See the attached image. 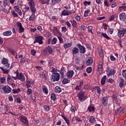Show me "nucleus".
Segmentation results:
<instances>
[{
    "mask_svg": "<svg viewBox=\"0 0 126 126\" xmlns=\"http://www.w3.org/2000/svg\"><path fill=\"white\" fill-rule=\"evenodd\" d=\"M63 119L65 121V123L67 124V125H68V126H69V124H70V123L69 122V120H68V119H67L66 118V117H65V116L63 115L62 116Z\"/></svg>",
    "mask_w": 126,
    "mask_h": 126,
    "instance_id": "bb28decb",
    "label": "nucleus"
},
{
    "mask_svg": "<svg viewBox=\"0 0 126 126\" xmlns=\"http://www.w3.org/2000/svg\"><path fill=\"white\" fill-rule=\"evenodd\" d=\"M29 4L30 5V9L32 11V13L36 12V8L35 7V2L33 0H31L29 2Z\"/></svg>",
    "mask_w": 126,
    "mask_h": 126,
    "instance_id": "7ed1b4c3",
    "label": "nucleus"
},
{
    "mask_svg": "<svg viewBox=\"0 0 126 126\" xmlns=\"http://www.w3.org/2000/svg\"><path fill=\"white\" fill-rule=\"evenodd\" d=\"M61 0H52L51 2L52 3V4L55 5L56 4V3H59L61 2Z\"/></svg>",
    "mask_w": 126,
    "mask_h": 126,
    "instance_id": "de8ad7c7",
    "label": "nucleus"
},
{
    "mask_svg": "<svg viewBox=\"0 0 126 126\" xmlns=\"http://www.w3.org/2000/svg\"><path fill=\"white\" fill-rule=\"evenodd\" d=\"M62 15H63V16L69 15V11L63 10V11L62 12Z\"/></svg>",
    "mask_w": 126,
    "mask_h": 126,
    "instance_id": "393cba45",
    "label": "nucleus"
},
{
    "mask_svg": "<svg viewBox=\"0 0 126 126\" xmlns=\"http://www.w3.org/2000/svg\"><path fill=\"white\" fill-rule=\"evenodd\" d=\"M51 80V81H52V82H55V81H59V80H60V73H53L52 74Z\"/></svg>",
    "mask_w": 126,
    "mask_h": 126,
    "instance_id": "f03ea898",
    "label": "nucleus"
},
{
    "mask_svg": "<svg viewBox=\"0 0 126 126\" xmlns=\"http://www.w3.org/2000/svg\"><path fill=\"white\" fill-rule=\"evenodd\" d=\"M125 34H126V29H122V30L118 31V36L119 38H123Z\"/></svg>",
    "mask_w": 126,
    "mask_h": 126,
    "instance_id": "0eeeda50",
    "label": "nucleus"
},
{
    "mask_svg": "<svg viewBox=\"0 0 126 126\" xmlns=\"http://www.w3.org/2000/svg\"><path fill=\"white\" fill-rule=\"evenodd\" d=\"M19 119H20L21 122L26 125V126H28V120H27V118L25 117V116L23 115H20L19 117Z\"/></svg>",
    "mask_w": 126,
    "mask_h": 126,
    "instance_id": "6e6552de",
    "label": "nucleus"
},
{
    "mask_svg": "<svg viewBox=\"0 0 126 126\" xmlns=\"http://www.w3.org/2000/svg\"><path fill=\"white\" fill-rule=\"evenodd\" d=\"M46 37L47 38H52V33L50 32H46Z\"/></svg>",
    "mask_w": 126,
    "mask_h": 126,
    "instance_id": "5fc2aeb1",
    "label": "nucleus"
},
{
    "mask_svg": "<svg viewBox=\"0 0 126 126\" xmlns=\"http://www.w3.org/2000/svg\"><path fill=\"white\" fill-rule=\"evenodd\" d=\"M51 99L53 101H56V100H57V96H56V94H51Z\"/></svg>",
    "mask_w": 126,
    "mask_h": 126,
    "instance_id": "4c0bfd02",
    "label": "nucleus"
},
{
    "mask_svg": "<svg viewBox=\"0 0 126 126\" xmlns=\"http://www.w3.org/2000/svg\"><path fill=\"white\" fill-rule=\"evenodd\" d=\"M116 16H117L116 15H112V16H111L109 20V21H113V20H114V19L116 18Z\"/></svg>",
    "mask_w": 126,
    "mask_h": 126,
    "instance_id": "49530a36",
    "label": "nucleus"
},
{
    "mask_svg": "<svg viewBox=\"0 0 126 126\" xmlns=\"http://www.w3.org/2000/svg\"><path fill=\"white\" fill-rule=\"evenodd\" d=\"M40 76L41 77V78H43L44 79V80H46L47 79L46 78V73L44 72H40Z\"/></svg>",
    "mask_w": 126,
    "mask_h": 126,
    "instance_id": "7c9ffc66",
    "label": "nucleus"
},
{
    "mask_svg": "<svg viewBox=\"0 0 126 126\" xmlns=\"http://www.w3.org/2000/svg\"><path fill=\"white\" fill-rule=\"evenodd\" d=\"M12 32L10 31H6L3 33V36H10Z\"/></svg>",
    "mask_w": 126,
    "mask_h": 126,
    "instance_id": "c85d7f7f",
    "label": "nucleus"
},
{
    "mask_svg": "<svg viewBox=\"0 0 126 126\" xmlns=\"http://www.w3.org/2000/svg\"><path fill=\"white\" fill-rule=\"evenodd\" d=\"M76 110V107L74 106H72L71 108V111L73 112V113H74L75 111Z\"/></svg>",
    "mask_w": 126,
    "mask_h": 126,
    "instance_id": "052dcab7",
    "label": "nucleus"
},
{
    "mask_svg": "<svg viewBox=\"0 0 126 126\" xmlns=\"http://www.w3.org/2000/svg\"><path fill=\"white\" fill-rule=\"evenodd\" d=\"M21 91V90H20V88L12 90V92L13 93H14V94H15L16 93H19V92H20Z\"/></svg>",
    "mask_w": 126,
    "mask_h": 126,
    "instance_id": "ea45409f",
    "label": "nucleus"
},
{
    "mask_svg": "<svg viewBox=\"0 0 126 126\" xmlns=\"http://www.w3.org/2000/svg\"><path fill=\"white\" fill-rule=\"evenodd\" d=\"M55 93H61L62 92V89L59 86H57L54 89Z\"/></svg>",
    "mask_w": 126,
    "mask_h": 126,
    "instance_id": "b1692460",
    "label": "nucleus"
},
{
    "mask_svg": "<svg viewBox=\"0 0 126 126\" xmlns=\"http://www.w3.org/2000/svg\"><path fill=\"white\" fill-rule=\"evenodd\" d=\"M31 54L34 57V56L36 55V51L35 50L32 49L31 51Z\"/></svg>",
    "mask_w": 126,
    "mask_h": 126,
    "instance_id": "69168bd1",
    "label": "nucleus"
},
{
    "mask_svg": "<svg viewBox=\"0 0 126 126\" xmlns=\"http://www.w3.org/2000/svg\"><path fill=\"white\" fill-rule=\"evenodd\" d=\"M98 54L100 58H103V57H104V55L103 54V50H102V49L98 50Z\"/></svg>",
    "mask_w": 126,
    "mask_h": 126,
    "instance_id": "a18cd8bd",
    "label": "nucleus"
},
{
    "mask_svg": "<svg viewBox=\"0 0 126 126\" xmlns=\"http://www.w3.org/2000/svg\"><path fill=\"white\" fill-rule=\"evenodd\" d=\"M118 10L119 11H122V10H123L124 11H126V6H122L119 7Z\"/></svg>",
    "mask_w": 126,
    "mask_h": 126,
    "instance_id": "58836bf2",
    "label": "nucleus"
},
{
    "mask_svg": "<svg viewBox=\"0 0 126 126\" xmlns=\"http://www.w3.org/2000/svg\"><path fill=\"white\" fill-rule=\"evenodd\" d=\"M0 80L1 83H4V81H5V78H4V77H2L0 78Z\"/></svg>",
    "mask_w": 126,
    "mask_h": 126,
    "instance_id": "e2e57ef3",
    "label": "nucleus"
},
{
    "mask_svg": "<svg viewBox=\"0 0 126 126\" xmlns=\"http://www.w3.org/2000/svg\"><path fill=\"white\" fill-rule=\"evenodd\" d=\"M115 73H116V70H115V69H110L109 71L107 72V74L108 76L114 75Z\"/></svg>",
    "mask_w": 126,
    "mask_h": 126,
    "instance_id": "6ab92c4d",
    "label": "nucleus"
},
{
    "mask_svg": "<svg viewBox=\"0 0 126 126\" xmlns=\"http://www.w3.org/2000/svg\"><path fill=\"white\" fill-rule=\"evenodd\" d=\"M2 64H3L5 67L7 68H9V66H10V64L8 63V60L7 59L3 58L2 60L1 61Z\"/></svg>",
    "mask_w": 126,
    "mask_h": 126,
    "instance_id": "423d86ee",
    "label": "nucleus"
},
{
    "mask_svg": "<svg viewBox=\"0 0 126 126\" xmlns=\"http://www.w3.org/2000/svg\"><path fill=\"white\" fill-rule=\"evenodd\" d=\"M101 35H102L104 38H105V39H107V40H110V37H109V36H108L107 33H101Z\"/></svg>",
    "mask_w": 126,
    "mask_h": 126,
    "instance_id": "79ce46f5",
    "label": "nucleus"
},
{
    "mask_svg": "<svg viewBox=\"0 0 126 126\" xmlns=\"http://www.w3.org/2000/svg\"><path fill=\"white\" fill-rule=\"evenodd\" d=\"M77 47H78L79 52L81 54H85V53H86V48L84 46L82 45L80 43H78Z\"/></svg>",
    "mask_w": 126,
    "mask_h": 126,
    "instance_id": "39448f33",
    "label": "nucleus"
},
{
    "mask_svg": "<svg viewBox=\"0 0 126 126\" xmlns=\"http://www.w3.org/2000/svg\"><path fill=\"white\" fill-rule=\"evenodd\" d=\"M122 75L126 79V70H123Z\"/></svg>",
    "mask_w": 126,
    "mask_h": 126,
    "instance_id": "13d9d810",
    "label": "nucleus"
},
{
    "mask_svg": "<svg viewBox=\"0 0 126 126\" xmlns=\"http://www.w3.org/2000/svg\"><path fill=\"white\" fill-rule=\"evenodd\" d=\"M83 86V81L80 82L79 86H76L75 89L76 90H80V89Z\"/></svg>",
    "mask_w": 126,
    "mask_h": 126,
    "instance_id": "a878e982",
    "label": "nucleus"
},
{
    "mask_svg": "<svg viewBox=\"0 0 126 126\" xmlns=\"http://www.w3.org/2000/svg\"><path fill=\"white\" fill-rule=\"evenodd\" d=\"M90 13V10L89 9H87L85 10L84 12V17H87L88 16V14Z\"/></svg>",
    "mask_w": 126,
    "mask_h": 126,
    "instance_id": "a19ab883",
    "label": "nucleus"
},
{
    "mask_svg": "<svg viewBox=\"0 0 126 126\" xmlns=\"http://www.w3.org/2000/svg\"><path fill=\"white\" fill-rule=\"evenodd\" d=\"M102 26H103L105 31H106V30H107V29L108 28V25H107L106 24H103Z\"/></svg>",
    "mask_w": 126,
    "mask_h": 126,
    "instance_id": "338daca9",
    "label": "nucleus"
},
{
    "mask_svg": "<svg viewBox=\"0 0 126 126\" xmlns=\"http://www.w3.org/2000/svg\"><path fill=\"white\" fill-rule=\"evenodd\" d=\"M31 82L30 81H28L26 83V86H27V88H30L31 87Z\"/></svg>",
    "mask_w": 126,
    "mask_h": 126,
    "instance_id": "8fccbe9b",
    "label": "nucleus"
},
{
    "mask_svg": "<svg viewBox=\"0 0 126 126\" xmlns=\"http://www.w3.org/2000/svg\"><path fill=\"white\" fill-rule=\"evenodd\" d=\"M16 101H17V103H18V104H20V103H21V99L20 98V97H17Z\"/></svg>",
    "mask_w": 126,
    "mask_h": 126,
    "instance_id": "680f3d73",
    "label": "nucleus"
},
{
    "mask_svg": "<svg viewBox=\"0 0 126 126\" xmlns=\"http://www.w3.org/2000/svg\"><path fill=\"white\" fill-rule=\"evenodd\" d=\"M103 64L100 63L98 65L97 72L99 74H102L103 72Z\"/></svg>",
    "mask_w": 126,
    "mask_h": 126,
    "instance_id": "9b49d317",
    "label": "nucleus"
},
{
    "mask_svg": "<svg viewBox=\"0 0 126 126\" xmlns=\"http://www.w3.org/2000/svg\"><path fill=\"white\" fill-rule=\"evenodd\" d=\"M74 74V72L73 70L68 71L67 73V77L70 79V78H72Z\"/></svg>",
    "mask_w": 126,
    "mask_h": 126,
    "instance_id": "4468645a",
    "label": "nucleus"
},
{
    "mask_svg": "<svg viewBox=\"0 0 126 126\" xmlns=\"http://www.w3.org/2000/svg\"><path fill=\"white\" fill-rule=\"evenodd\" d=\"M119 18L121 21L125 22L126 21V13H122L119 14Z\"/></svg>",
    "mask_w": 126,
    "mask_h": 126,
    "instance_id": "ddd939ff",
    "label": "nucleus"
},
{
    "mask_svg": "<svg viewBox=\"0 0 126 126\" xmlns=\"http://www.w3.org/2000/svg\"><path fill=\"white\" fill-rule=\"evenodd\" d=\"M7 82H12V81H13L12 77H11V76L9 74L7 75Z\"/></svg>",
    "mask_w": 126,
    "mask_h": 126,
    "instance_id": "f704fd0d",
    "label": "nucleus"
},
{
    "mask_svg": "<svg viewBox=\"0 0 126 126\" xmlns=\"http://www.w3.org/2000/svg\"><path fill=\"white\" fill-rule=\"evenodd\" d=\"M43 39L44 37L41 36L35 37V41H37V43H39V45L43 44Z\"/></svg>",
    "mask_w": 126,
    "mask_h": 126,
    "instance_id": "f8f14e48",
    "label": "nucleus"
},
{
    "mask_svg": "<svg viewBox=\"0 0 126 126\" xmlns=\"http://www.w3.org/2000/svg\"><path fill=\"white\" fill-rule=\"evenodd\" d=\"M102 102L103 106H107L108 105V98L106 96L102 98Z\"/></svg>",
    "mask_w": 126,
    "mask_h": 126,
    "instance_id": "f3484780",
    "label": "nucleus"
},
{
    "mask_svg": "<svg viewBox=\"0 0 126 126\" xmlns=\"http://www.w3.org/2000/svg\"><path fill=\"white\" fill-rule=\"evenodd\" d=\"M92 28L93 27L91 26H90L88 27V32H89V33H93L92 32Z\"/></svg>",
    "mask_w": 126,
    "mask_h": 126,
    "instance_id": "6e6d98bb",
    "label": "nucleus"
},
{
    "mask_svg": "<svg viewBox=\"0 0 126 126\" xmlns=\"http://www.w3.org/2000/svg\"><path fill=\"white\" fill-rule=\"evenodd\" d=\"M14 8L15 9V11L18 13L19 15H22V12H21V10L19 9V6L18 5L15 6Z\"/></svg>",
    "mask_w": 126,
    "mask_h": 126,
    "instance_id": "aec40b11",
    "label": "nucleus"
},
{
    "mask_svg": "<svg viewBox=\"0 0 126 126\" xmlns=\"http://www.w3.org/2000/svg\"><path fill=\"white\" fill-rule=\"evenodd\" d=\"M69 81H70L69 80L66 79V78H64L63 79L62 83L63 84H66L67 83H69Z\"/></svg>",
    "mask_w": 126,
    "mask_h": 126,
    "instance_id": "37998d69",
    "label": "nucleus"
},
{
    "mask_svg": "<svg viewBox=\"0 0 126 126\" xmlns=\"http://www.w3.org/2000/svg\"><path fill=\"white\" fill-rule=\"evenodd\" d=\"M2 90L4 91V93L8 94L11 92V88L8 86H5L2 88Z\"/></svg>",
    "mask_w": 126,
    "mask_h": 126,
    "instance_id": "9d476101",
    "label": "nucleus"
},
{
    "mask_svg": "<svg viewBox=\"0 0 126 126\" xmlns=\"http://www.w3.org/2000/svg\"><path fill=\"white\" fill-rule=\"evenodd\" d=\"M91 3V1H85L84 2V5H90Z\"/></svg>",
    "mask_w": 126,
    "mask_h": 126,
    "instance_id": "0e129e2a",
    "label": "nucleus"
},
{
    "mask_svg": "<svg viewBox=\"0 0 126 126\" xmlns=\"http://www.w3.org/2000/svg\"><path fill=\"white\" fill-rule=\"evenodd\" d=\"M14 73L16 74V76H12V77L15 79V80L18 79V80H21L22 82H24V81H25V76L23 75V73H22V72L19 73L17 71L14 72Z\"/></svg>",
    "mask_w": 126,
    "mask_h": 126,
    "instance_id": "f257e3e1",
    "label": "nucleus"
},
{
    "mask_svg": "<svg viewBox=\"0 0 126 126\" xmlns=\"http://www.w3.org/2000/svg\"><path fill=\"white\" fill-rule=\"evenodd\" d=\"M125 112H126V109H123V110L120 111L119 114V116H122V115H123V114L125 113Z\"/></svg>",
    "mask_w": 126,
    "mask_h": 126,
    "instance_id": "864d4df0",
    "label": "nucleus"
},
{
    "mask_svg": "<svg viewBox=\"0 0 126 126\" xmlns=\"http://www.w3.org/2000/svg\"><path fill=\"white\" fill-rule=\"evenodd\" d=\"M70 22L71 23L73 27H74V28H77V23H76L75 20L70 21Z\"/></svg>",
    "mask_w": 126,
    "mask_h": 126,
    "instance_id": "c756f323",
    "label": "nucleus"
},
{
    "mask_svg": "<svg viewBox=\"0 0 126 126\" xmlns=\"http://www.w3.org/2000/svg\"><path fill=\"white\" fill-rule=\"evenodd\" d=\"M84 94L85 93L83 92L79 93L78 94V97L79 98V100H80L81 102H84V101H85V100L87 99V97L85 96Z\"/></svg>",
    "mask_w": 126,
    "mask_h": 126,
    "instance_id": "20e7f679",
    "label": "nucleus"
},
{
    "mask_svg": "<svg viewBox=\"0 0 126 126\" xmlns=\"http://www.w3.org/2000/svg\"><path fill=\"white\" fill-rule=\"evenodd\" d=\"M86 71L88 73H91V72H92V68L91 67H88L86 69Z\"/></svg>",
    "mask_w": 126,
    "mask_h": 126,
    "instance_id": "3c124183",
    "label": "nucleus"
},
{
    "mask_svg": "<svg viewBox=\"0 0 126 126\" xmlns=\"http://www.w3.org/2000/svg\"><path fill=\"white\" fill-rule=\"evenodd\" d=\"M72 44L71 43H65L63 45L64 49H68L70 47H71Z\"/></svg>",
    "mask_w": 126,
    "mask_h": 126,
    "instance_id": "72a5a7b5",
    "label": "nucleus"
},
{
    "mask_svg": "<svg viewBox=\"0 0 126 126\" xmlns=\"http://www.w3.org/2000/svg\"><path fill=\"white\" fill-rule=\"evenodd\" d=\"M27 94L28 95H30V94H32V90L31 89H28Z\"/></svg>",
    "mask_w": 126,
    "mask_h": 126,
    "instance_id": "bf43d9fd",
    "label": "nucleus"
},
{
    "mask_svg": "<svg viewBox=\"0 0 126 126\" xmlns=\"http://www.w3.org/2000/svg\"><path fill=\"white\" fill-rule=\"evenodd\" d=\"M43 108L44 109V111H46V112H49V111L51 110V107L48 105L43 106Z\"/></svg>",
    "mask_w": 126,
    "mask_h": 126,
    "instance_id": "2f4dec72",
    "label": "nucleus"
},
{
    "mask_svg": "<svg viewBox=\"0 0 126 126\" xmlns=\"http://www.w3.org/2000/svg\"><path fill=\"white\" fill-rule=\"evenodd\" d=\"M88 109L89 112H93L94 111H95V107L94 106H89Z\"/></svg>",
    "mask_w": 126,
    "mask_h": 126,
    "instance_id": "c03bdc74",
    "label": "nucleus"
},
{
    "mask_svg": "<svg viewBox=\"0 0 126 126\" xmlns=\"http://www.w3.org/2000/svg\"><path fill=\"white\" fill-rule=\"evenodd\" d=\"M0 69L2 70L3 73L4 74H6L8 75V73H9V70L8 69H5L2 67H0Z\"/></svg>",
    "mask_w": 126,
    "mask_h": 126,
    "instance_id": "cd10ccee",
    "label": "nucleus"
},
{
    "mask_svg": "<svg viewBox=\"0 0 126 126\" xmlns=\"http://www.w3.org/2000/svg\"><path fill=\"white\" fill-rule=\"evenodd\" d=\"M106 80H107V76L104 75L103 77L101 78V85L102 86L106 83Z\"/></svg>",
    "mask_w": 126,
    "mask_h": 126,
    "instance_id": "4be33fe9",
    "label": "nucleus"
},
{
    "mask_svg": "<svg viewBox=\"0 0 126 126\" xmlns=\"http://www.w3.org/2000/svg\"><path fill=\"white\" fill-rule=\"evenodd\" d=\"M93 63V58L90 57L87 61V65H91Z\"/></svg>",
    "mask_w": 126,
    "mask_h": 126,
    "instance_id": "5701e85b",
    "label": "nucleus"
},
{
    "mask_svg": "<svg viewBox=\"0 0 126 126\" xmlns=\"http://www.w3.org/2000/svg\"><path fill=\"white\" fill-rule=\"evenodd\" d=\"M104 4L105 6H110V5H109V1H108V0H105L104 1Z\"/></svg>",
    "mask_w": 126,
    "mask_h": 126,
    "instance_id": "4d7b16f0",
    "label": "nucleus"
},
{
    "mask_svg": "<svg viewBox=\"0 0 126 126\" xmlns=\"http://www.w3.org/2000/svg\"><path fill=\"white\" fill-rule=\"evenodd\" d=\"M89 122H90L92 125L94 124L95 122H96L95 117L94 116H90L89 118Z\"/></svg>",
    "mask_w": 126,
    "mask_h": 126,
    "instance_id": "dca6fc26",
    "label": "nucleus"
},
{
    "mask_svg": "<svg viewBox=\"0 0 126 126\" xmlns=\"http://www.w3.org/2000/svg\"><path fill=\"white\" fill-rule=\"evenodd\" d=\"M43 52H44L45 54L49 53V55H51L53 54V48L52 47L48 46L47 47V48L43 49Z\"/></svg>",
    "mask_w": 126,
    "mask_h": 126,
    "instance_id": "1a4fd4ad",
    "label": "nucleus"
},
{
    "mask_svg": "<svg viewBox=\"0 0 126 126\" xmlns=\"http://www.w3.org/2000/svg\"><path fill=\"white\" fill-rule=\"evenodd\" d=\"M32 14L31 16L30 17L29 20V21H33L35 19V13H32Z\"/></svg>",
    "mask_w": 126,
    "mask_h": 126,
    "instance_id": "473e14b6",
    "label": "nucleus"
},
{
    "mask_svg": "<svg viewBox=\"0 0 126 126\" xmlns=\"http://www.w3.org/2000/svg\"><path fill=\"white\" fill-rule=\"evenodd\" d=\"M57 41H58V39H57L56 37H54L53 39L52 40V45H55L56 43H57Z\"/></svg>",
    "mask_w": 126,
    "mask_h": 126,
    "instance_id": "09e8293b",
    "label": "nucleus"
},
{
    "mask_svg": "<svg viewBox=\"0 0 126 126\" xmlns=\"http://www.w3.org/2000/svg\"><path fill=\"white\" fill-rule=\"evenodd\" d=\"M72 53L73 54V55H76V54H79V49L77 47H75L73 48V49L72 50Z\"/></svg>",
    "mask_w": 126,
    "mask_h": 126,
    "instance_id": "412c9836",
    "label": "nucleus"
},
{
    "mask_svg": "<svg viewBox=\"0 0 126 126\" xmlns=\"http://www.w3.org/2000/svg\"><path fill=\"white\" fill-rule=\"evenodd\" d=\"M121 109H123V107L122 106H120V107H118L117 110H115V116H118V115H119V112H120V111H121Z\"/></svg>",
    "mask_w": 126,
    "mask_h": 126,
    "instance_id": "c9c22d12",
    "label": "nucleus"
},
{
    "mask_svg": "<svg viewBox=\"0 0 126 126\" xmlns=\"http://www.w3.org/2000/svg\"><path fill=\"white\" fill-rule=\"evenodd\" d=\"M95 90L97 91V93L100 94L101 93V88L98 86H95L94 88Z\"/></svg>",
    "mask_w": 126,
    "mask_h": 126,
    "instance_id": "e433bc0d",
    "label": "nucleus"
},
{
    "mask_svg": "<svg viewBox=\"0 0 126 126\" xmlns=\"http://www.w3.org/2000/svg\"><path fill=\"white\" fill-rule=\"evenodd\" d=\"M17 27L19 28V31H20V32H24V28H23V27H22V25L21 24V23H19V22H17Z\"/></svg>",
    "mask_w": 126,
    "mask_h": 126,
    "instance_id": "2eb2a0df",
    "label": "nucleus"
},
{
    "mask_svg": "<svg viewBox=\"0 0 126 126\" xmlns=\"http://www.w3.org/2000/svg\"><path fill=\"white\" fill-rule=\"evenodd\" d=\"M42 91L46 95H48L49 94L48 88H47L45 85L42 86Z\"/></svg>",
    "mask_w": 126,
    "mask_h": 126,
    "instance_id": "a211bd4d",
    "label": "nucleus"
},
{
    "mask_svg": "<svg viewBox=\"0 0 126 126\" xmlns=\"http://www.w3.org/2000/svg\"><path fill=\"white\" fill-rule=\"evenodd\" d=\"M108 32L110 33V34H112L114 32V29L108 28Z\"/></svg>",
    "mask_w": 126,
    "mask_h": 126,
    "instance_id": "774afa93",
    "label": "nucleus"
},
{
    "mask_svg": "<svg viewBox=\"0 0 126 126\" xmlns=\"http://www.w3.org/2000/svg\"><path fill=\"white\" fill-rule=\"evenodd\" d=\"M50 71H51L53 73L54 72L57 73L58 72V69L56 68H54V67L50 70Z\"/></svg>",
    "mask_w": 126,
    "mask_h": 126,
    "instance_id": "603ef678",
    "label": "nucleus"
}]
</instances>
